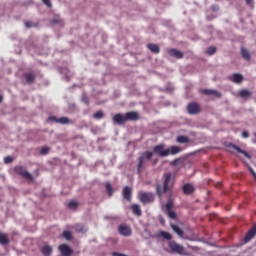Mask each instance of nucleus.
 Returning a JSON list of instances; mask_svg holds the SVG:
<instances>
[{
  "instance_id": "f257e3e1",
  "label": "nucleus",
  "mask_w": 256,
  "mask_h": 256,
  "mask_svg": "<svg viewBox=\"0 0 256 256\" xmlns=\"http://www.w3.org/2000/svg\"><path fill=\"white\" fill-rule=\"evenodd\" d=\"M163 179H164L163 186L161 184H158L156 186V193L158 197H163V193H167L168 191H171L175 183V181L173 180V174L171 172L164 173Z\"/></svg>"
},
{
  "instance_id": "f03ea898",
  "label": "nucleus",
  "mask_w": 256,
  "mask_h": 256,
  "mask_svg": "<svg viewBox=\"0 0 256 256\" xmlns=\"http://www.w3.org/2000/svg\"><path fill=\"white\" fill-rule=\"evenodd\" d=\"M151 159H153V152L145 151L142 153V155L138 158V165H137L138 175H141L143 173V171L147 167V162L151 161Z\"/></svg>"
},
{
  "instance_id": "7ed1b4c3",
  "label": "nucleus",
  "mask_w": 256,
  "mask_h": 256,
  "mask_svg": "<svg viewBox=\"0 0 256 256\" xmlns=\"http://www.w3.org/2000/svg\"><path fill=\"white\" fill-rule=\"evenodd\" d=\"M226 149L228 153H235V151H237V153H241L247 159H251V154L249 152L242 150L241 148H239V146L233 143H229L228 145H226Z\"/></svg>"
},
{
  "instance_id": "20e7f679",
  "label": "nucleus",
  "mask_w": 256,
  "mask_h": 256,
  "mask_svg": "<svg viewBox=\"0 0 256 256\" xmlns=\"http://www.w3.org/2000/svg\"><path fill=\"white\" fill-rule=\"evenodd\" d=\"M168 247L171 249L172 253H177L178 255L185 253V247L175 241H170Z\"/></svg>"
},
{
  "instance_id": "39448f33",
  "label": "nucleus",
  "mask_w": 256,
  "mask_h": 256,
  "mask_svg": "<svg viewBox=\"0 0 256 256\" xmlns=\"http://www.w3.org/2000/svg\"><path fill=\"white\" fill-rule=\"evenodd\" d=\"M15 173H17V175H20L21 177H24V179H27L28 181H33V175H31V173H29L27 171V169H25V167L23 166H16L14 168Z\"/></svg>"
},
{
  "instance_id": "423d86ee",
  "label": "nucleus",
  "mask_w": 256,
  "mask_h": 256,
  "mask_svg": "<svg viewBox=\"0 0 256 256\" xmlns=\"http://www.w3.org/2000/svg\"><path fill=\"white\" fill-rule=\"evenodd\" d=\"M153 153L159 155V157H169V151L165 149V144L154 146Z\"/></svg>"
},
{
  "instance_id": "0eeeda50",
  "label": "nucleus",
  "mask_w": 256,
  "mask_h": 256,
  "mask_svg": "<svg viewBox=\"0 0 256 256\" xmlns=\"http://www.w3.org/2000/svg\"><path fill=\"white\" fill-rule=\"evenodd\" d=\"M141 203H153L155 201V194L153 192H144L140 194Z\"/></svg>"
},
{
  "instance_id": "6e6552de",
  "label": "nucleus",
  "mask_w": 256,
  "mask_h": 256,
  "mask_svg": "<svg viewBox=\"0 0 256 256\" xmlns=\"http://www.w3.org/2000/svg\"><path fill=\"white\" fill-rule=\"evenodd\" d=\"M187 111L189 115H198V113H201V106H199L196 102H192L188 104Z\"/></svg>"
},
{
  "instance_id": "1a4fd4ad",
  "label": "nucleus",
  "mask_w": 256,
  "mask_h": 256,
  "mask_svg": "<svg viewBox=\"0 0 256 256\" xmlns=\"http://www.w3.org/2000/svg\"><path fill=\"white\" fill-rule=\"evenodd\" d=\"M48 121H53L54 123H59L60 125H69V123H71V120H69L68 117H61V118H57L55 116H50L48 118Z\"/></svg>"
},
{
  "instance_id": "9d476101",
  "label": "nucleus",
  "mask_w": 256,
  "mask_h": 256,
  "mask_svg": "<svg viewBox=\"0 0 256 256\" xmlns=\"http://www.w3.org/2000/svg\"><path fill=\"white\" fill-rule=\"evenodd\" d=\"M118 232L123 236V237H131L133 231L131 230V227L127 225H120L118 227Z\"/></svg>"
},
{
  "instance_id": "9b49d317",
  "label": "nucleus",
  "mask_w": 256,
  "mask_h": 256,
  "mask_svg": "<svg viewBox=\"0 0 256 256\" xmlns=\"http://www.w3.org/2000/svg\"><path fill=\"white\" fill-rule=\"evenodd\" d=\"M112 121L116 123V125H125V123H127V118L123 114L118 113L112 118Z\"/></svg>"
},
{
  "instance_id": "f8f14e48",
  "label": "nucleus",
  "mask_w": 256,
  "mask_h": 256,
  "mask_svg": "<svg viewBox=\"0 0 256 256\" xmlns=\"http://www.w3.org/2000/svg\"><path fill=\"white\" fill-rule=\"evenodd\" d=\"M59 251L63 256H71L73 255V250L67 244H61L59 246Z\"/></svg>"
},
{
  "instance_id": "ddd939ff",
  "label": "nucleus",
  "mask_w": 256,
  "mask_h": 256,
  "mask_svg": "<svg viewBox=\"0 0 256 256\" xmlns=\"http://www.w3.org/2000/svg\"><path fill=\"white\" fill-rule=\"evenodd\" d=\"M168 55H170V57H174L175 59H183L184 57L183 52L175 48L169 49Z\"/></svg>"
},
{
  "instance_id": "4468645a",
  "label": "nucleus",
  "mask_w": 256,
  "mask_h": 256,
  "mask_svg": "<svg viewBox=\"0 0 256 256\" xmlns=\"http://www.w3.org/2000/svg\"><path fill=\"white\" fill-rule=\"evenodd\" d=\"M256 235V225H254L250 230L246 233L244 237V243H249L251 239H253Z\"/></svg>"
},
{
  "instance_id": "2eb2a0df",
  "label": "nucleus",
  "mask_w": 256,
  "mask_h": 256,
  "mask_svg": "<svg viewBox=\"0 0 256 256\" xmlns=\"http://www.w3.org/2000/svg\"><path fill=\"white\" fill-rule=\"evenodd\" d=\"M182 191L184 195H191V193L195 192V186L191 183L184 184L182 187Z\"/></svg>"
},
{
  "instance_id": "dca6fc26",
  "label": "nucleus",
  "mask_w": 256,
  "mask_h": 256,
  "mask_svg": "<svg viewBox=\"0 0 256 256\" xmlns=\"http://www.w3.org/2000/svg\"><path fill=\"white\" fill-rule=\"evenodd\" d=\"M126 121H139V113L135 111L127 112L125 114Z\"/></svg>"
},
{
  "instance_id": "f3484780",
  "label": "nucleus",
  "mask_w": 256,
  "mask_h": 256,
  "mask_svg": "<svg viewBox=\"0 0 256 256\" xmlns=\"http://www.w3.org/2000/svg\"><path fill=\"white\" fill-rule=\"evenodd\" d=\"M122 195L126 201H131V195H133V190L131 187L126 186L123 188Z\"/></svg>"
},
{
  "instance_id": "a211bd4d",
  "label": "nucleus",
  "mask_w": 256,
  "mask_h": 256,
  "mask_svg": "<svg viewBox=\"0 0 256 256\" xmlns=\"http://www.w3.org/2000/svg\"><path fill=\"white\" fill-rule=\"evenodd\" d=\"M202 95H214V97H221V92L217 90H211V89H202L201 90Z\"/></svg>"
},
{
  "instance_id": "6ab92c4d",
  "label": "nucleus",
  "mask_w": 256,
  "mask_h": 256,
  "mask_svg": "<svg viewBox=\"0 0 256 256\" xmlns=\"http://www.w3.org/2000/svg\"><path fill=\"white\" fill-rule=\"evenodd\" d=\"M170 227H171L172 231H174V233H176V235H178V237H183V235H185V232H183V229H181V227H179V225L170 224Z\"/></svg>"
},
{
  "instance_id": "aec40b11",
  "label": "nucleus",
  "mask_w": 256,
  "mask_h": 256,
  "mask_svg": "<svg viewBox=\"0 0 256 256\" xmlns=\"http://www.w3.org/2000/svg\"><path fill=\"white\" fill-rule=\"evenodd\" d=\"M147 47L149 51H151L155 55H159V53H161V48H159V45L157 44H147Z\"/></svg>"
},
{
  "instance_id": "412c9836",
  "label": "nucleus",
  "mask_w": 256,
  "mask_h": 256,
  "mask_svg": "<svg viewBox=\"0 0 256 256\" xmlns=\"http://www.w3.org/2000/svg\"><path fill=\"white\" fill-rule=\"evenodd\" d=\"M41 253L43 256H51V254L53 253V247L45 245L41 248Z\"/></svg>"
},
{
  "instance_id": "4be33fe9",
  "label": "nucleus",
  "mask_w": 256,
  "mask_h": 256,
  "mask_svg": "<svg viewBox=\"0 0 256 256\" xmlns=\"http://www.w3.org/2000/svg\"><path fill=\"white\" fill-rule=\"evenodd\" d=\"M132 212L134 215H136L137 217H141V215H143V212L141 211V206H139V204H133L131 206Z\"/></svg>"
},
{
  "instance_id": "5701e85b",
  "label": "nucleus",
  "mask_w": 256,
  "mask_h": 256,
  "mask_svg": "<svg viewBox=\"0 0 256 256\" xmlns=\"http://www.w3.org/2000/svg\"><path fill=\"white\" fill-rule=\"evenodd\" d=\"M37 76L35 75V72H29L25 74L26 83H35V78Z\"/></svg>"
},
{
  "instance_id": "b1692460",
  "label": "nucleus",
  "mask_w": 256,
  "mask_h": 256,
  "mask_svg": "<svg viewBox=\"0 0 256 256\" xmlns=\"http://www.w3.org/2000/svg\"><path fill=\"white\" fill-rule=\"evenodd\" d=\"M73 229H75L77 233H87V226L83 224H75Z\"/></svg>"
},
{
  "instance_id": "393cba45",
  "label": "nucleus",
  "mask_w": 256,
  "mask_h": 256,
  "mask_svg": "<svg viewBox=\"0 0 256 256\" xmlns=\"http://www.w3.org/2000/svg\"><path fill=\"white\" fill-rule=\"evenodd\" d=\"M168 155H177V153H181V147L179 146H171L167 149Z\"/></svg>"
},
{
  "instance_id": "a878e982",
  "label": "nucleus",
  "mask_w": 256,
  "mask_h": 256,
  "mask_svg": "<svg viewBox=\"0 0 256 256\" xmlns=\"http://www.w3.org/2000/svg\"><path fill=\"white\" fill-rule=\"evenodd\" d=\"M241 55L246 61H249L251 59V53L246 48H241Z\"/></svg>"
},
{
  "instance_id": "bb28decb",
  "label": "nucleus",
  "mask_w": 256,
  "mask_h": 256,
  "mask_svg": "<svg viewBox=\"0 0 256 256\" xmlns=\"http://www.w3.org/2000/svg\"><path fill=\"white\" fill-rule=\"evenodd\" d=\"M0 244L9 245V238L7 237V234H3L0 232Z\"/></svg>"
},
{
  "instance_id": "cd10ccee",
  "label": "nucleus",
  "mask_w": 256,
  "mask_h": 256,
  "mask_svg": "<svg viewBox=\"0 0 256 256\" xmlns=\"http://www.w3.org/2000/svg\"><path fill=\"white\" fill-rule=\"evenodd\" d=\"M233 83H243V75L236 73L232 78Z\"/></svg>"
},
{
  "instance_id": "c85d7f7f",
  "label": "nucleus",
  "mask_w": 256,
  "mask_h": 256,
  "mask_svg": "<svg viewBox=\"0 0 256 256\" xmlns=\"http://www.w3.org/2000/svg\"><path fill=\"white\" fill-rule=\"evenodd\" d=\"M62 237H64V239H66L67 241H72L73 240V233H71V231L65 230L62 233Z\"/></svg>"
},
{
  "instance_id": "c756f323",
  "label": "nucleus",
  "mask_w": 256,
  "mask_h": 256,
  "mask_svg": "<svg viewBox=\"0 0 256 256\" xmlns=\"http://www.w3.org/2000/svg\"><path fill=\"white\" fill-rule=\"evenodd\" d=\"M160 237H163V239H166L167 241H171V239H173V236L171 235V233L167 231H161Z\"/></svg>"
},
{
  "instance_id": "7c9ffc66",
  "label": "nucleus",
  "mask_w": 256,
  "mask_h": 256,
  "mask_svg": "<svg viewBox=\"0 0 256 256\" xmlns=\"http://www.w3.org/2000/svg\"><path fill=\"white\" fill-rule=\"evenodd\" d=\"M239 95L242 97V99H247L251 95V91L243 89L240 91Z\"/></svg>"
},
{
  "instance_id": "2f4dec72",
  "label": "nucleus",
  "mask_w": 256,
  "mask_h": 256,
  "mask_svg": "<svg viewBox=\"0 0 256 256\" xmlns=\"http://www.w3.org/2000/svg\"><path fill=\"white\" fill-rule=\"evenodd\" d=\"M217 53V48L215 46H210L206 49L207 55H215Z\"/></svg>"
},
{
  "instance_id": "473e14b6",
  "label": "nucleus",
  "mask_w": 256,
  "mask_h": 256,
  "mask_svg": "<svg viewBox=\"0 0 256 256\" xmlns=\"http://www.w3.org/2000/svg\"><path fill=\"white\" fill-rule=\"evenodd\" d=\"M176 141H177V143H189V137H187V136H178Z\"/></svg>"
},
{
  "instance_id": "72a5a7b5",
  "label": "nucleus",
  "mask_w": 256,
  "mask_h": 256,
  "mask_svg": "<svg viewBox=\"0 0 256 256\" xmlns=\"http://www.w3.org/2000/svg\"><path fill=\"white\" fill-rule=\"evenodd\" d=\"M77 207H79V204L77 202H69L68 203V209H72L73 211L77 210Z\"/></svg>"
},
{
  "instance_id": "f704fd0d",
  "label": "nucleus",
  "mask_w": 256,
  "mask_h": 256,
  "mask_svg": "<svg viewBox=\"0 0 256 256\" xmlns=\"http://www.w3.org/2000/svg\"><path fill=\"white\" fill-rule=\"evenodd\" d=\"M106 191H107V194L109 195V197H111L113 195V186L111 184L107 183Z\"/></svg>"
},
{
  "instance_id": "c9c22d12",
  "label": "nucleus",
  "mask_w": 256,
  "mask_h": 256,
  "mask_svg": "<svg viewBox=\"0 0 256 256\" xmlns=\"http://www.w3.org/2000/svg\"><path fill=\"white\" fill-rule=\"evenodd\" d=\"M103 117H105V114L103 113V111L99 110L94 114V119H103Z\"/></svg>"
},
{
  "instance_id": "e433bc0d",
  "label": "nucleus",
  "mask_w": 256,
  "mask_h": 256,
  "mask_svg": "<svg viewBox=\"0 0 256 256\" xmlns=\"http://www.w3.org/2000/svg\"><path fill=\"white\" fill-rule=\"evenodd\" d=\"M166 214L169 217V219H177V213H175L173 210L166 212Z\"/></svg>"
},
{
  "instance_id": "4c0bfd02",
  "label": "nucleus",
  "mask_w": 256,
  "mask_h": 256,
  "mask_svg": "<svg viewBox=\"0 0 256 256\" xmlns=\"http://www.w3.org/2000/svg\"><path fill=\"white\" fill-rule=\"evenodd\" d=\"M172 209H173V201L169 200V201L166 203V212L172 211Z\"/></svg>"
},
{
  "instance_id": "58836bf2",
  "label": "nucleus",
  "mask_w": 256,
  "mask_h": 256,
  "mask_svg": "<svg viewBox=\"0 0 256 256\" xmlns=\"http://www.w3.org/2000/svg\"><path fill=\"white\" fill-rule=\"evenodd\" d=\"M49 151H50L49 147L45 146L40 150V155H47Z\"/></svg>"
},
{
  "instance_id": "ea45409f",
  "label": "nucleus",
  "mask_w": 256,
  "mask_h": 256,
  "mask_svg": "<svg viewBox=\"0 0 256 256\" xmlns=\"http://www.w3.org/2000/svg\"><path fill=\"white\" fill-rule=\"evenodd\" d=\"M4 163L6 164L13 163V158L11 156H6L4 158Z\"/></svg>"
},
{
  "instance_id": "a19ab883",
  "label": "nucleus",
  "mask_w": 256,
  "mask_h": 256,
  "mask_svg": "<svg viewBox=\"0 0 256 256\" xmlns=\"http://www.w3.org/2000/svg\"><path fill=\"white\" fill-rule=\"evenodd\" d=\"M42 3H44V5H47L49 9L53 7V4H51V0H42Z\"/></svg>"
},
{
  "instance_id": "79ce46f5",
  "label": "nucleus",
  "mask_w": 256,
  "mask_h": 256,
  "mask_svg": "<svg viewBox=\"0 0 256 256\" xmlns=\"http://www.w3.org/2000/svg\"><path fill=\"white\" fill-rule=\"evenodd\" d=\"M25 26L28 28V29H31V27H35V25L33 24V22L31 21H28L25 23Z\"/></svg>"
},
{
  "instance_id": "37998d69",
  "label": "nucleus",
  "mask_w": 256,
  "mask_h": 256,
  "mask_svg": "<svg viewBox=\"0 0 256 256\" xmlns=\"http://www.w3.org/2000/svg\"><path fill=\"white\" fill-rule=\"evenodd\" d=\"M242 137L244 138V139H247V138H249V132H247V131H243L242 132Z\"/></svg>"
},
{
  "instance_id": "c03bdc74",
  "label": "nucleus",
  "mask_w": 256,
  "mask_h": 256,
  "mask_svg": "<svg viewBox=\"0 0 256 256\" xmlns=\"http://www.w3.org/2000/svg\"><path fill=\"white\" fill-rule=\"evenodd\" d=\"M82 101L84 102V103H89V98L87 97V96H83V98H82Z\"/></svg>"
},
{
  "instance_id": "a18cd8bd",
  "label": "nucleus",
  "mask_w": 256,
  "mask_h": 256,
  "mask_svg": "<svg viewBox=\"0 0 256 256\" xmlns=\"http://www.w3.org/2000/svg\"><path fill=\"white\" fill-rule=\"evenodd\" d=\"M246 1V5H251L253 3V0H245Z\"/></svg>"
},
{
  "instance_id": "49530a36",
  "label": "nucleus",
  "mask_w": 256,
  "mask_h": 256,
  "mask_svg": "<svg viewBox=\"0 0 256 256\" xmlns=\"http://www.w3.org/2000/svg\"><path fill=\"white\" fill-rule=\"evenodd\" d=\"M177 162H178V160H174V161L172 162V165H177Z\"/></svg>"
},
{
  "instance_id": "de8ad7c7",
  "label": "nucleus",
  "mask_w": 256,
  "mask_h": 256,
  "mask_svg": "<svg viewBox=\"0 0 256 256\" xmlns=\"http://www.w3.org/2000/svg\"><path fill=\"white\" fill-rule=\"evenodd\" d=\"M1 101H3V96L0 95V103H1Z\"/></svg>"
},
{
  "instance_id": "09e8293b",
  "label": "nucleus",
  "mask_w": 256,
  "mask_h": 256,
  "mask_svg": "<svg viewBox=\"0 0 256 256\" xmlns=\"http://www.w3.org/2000/svg\"><path fill=\"white\" fill-rule=\"evenodd\" d=\"M160 222L162 223V225H163V223H165V220H160Z\"/></svg>"
},
{
  "instance_id": "8fccbe9b",
  "label": "nucleus",
  "mask_w": 256,
  "mask_h": 256,
  "mask_svg": "<svg viewBox=\"0 0 256 256\" xmlns=\"http://www.w3.org/2000/svg\"><path fill=\"white\" fill-rule=\"evenodd\" d=\"M52 23H57V20H53Z\"/></svg>"
}]
</instances>
